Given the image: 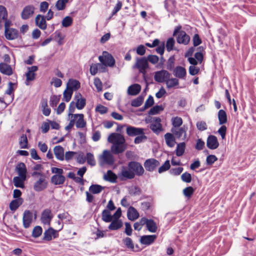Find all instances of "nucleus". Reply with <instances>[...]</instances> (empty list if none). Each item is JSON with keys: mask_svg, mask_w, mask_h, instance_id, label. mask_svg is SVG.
I'll use <instances>...</instances> for the list:
<instances>
[{"mask_svg": "<svg viewBox=\"0 0 256 256\" xmlns=\"http://www.w3.org/2000/svg\"><path fill=\"white\" fill-rule=\"evenodd\" d=\"M194 192V189L192 186H188L183 190V194L186 197L190 198Z\"/></svg>", "mask_w": 256, "mask_h": 256, "instance_id": "54", "label": "nucleus"}, {"mask_svg": "<svg viewBox=\"0 0 256 256\" xmlns=\"http://www.w3.org/2000/svg\"><path fill=\"white\" fill-rule=\"evenodd\" d=\"M146 228L148 231L152 232H155L157 230V226L156 222L152 220H149L147 224Z\"/></svg>", "mask_w": 256, "mask_h": 256, "instance_id": "42", "label": "nucleus"}, {"mask_svg": "<svg viewBox=\"0 0 256 256\" xmlns=\"http://www.w3.org/2000/svg\"><path fill=\"white\" fill-rule=\"evenodd\" d=\"M18 31L14 28H10L4 30L5 36L6 39L13 40L18 37Z\"/></svg>", "mask_w": 256, "mask_h": 256, "instance_id": "20", "label": "nucleus"}, {"mask_svg": "<svg viewBox=\"0 0 256 256\" xmlns=\"http://www.w3.org/2000/svg\"><path fill=\"white\" fill-rule=\"evenodd\" d=\"M16 170L18 172V176L26 178L27 170L24 163L20 162L16 166Z\"/></svg>", "mask_w": 256, "mask_h": 256, "instance_id": "23", "label": "nucleus"}, {"mask_svg": "<svg viewBox=\"0 0 256 256\" xmlns=\"http://www.w3.org/2000/svg\"><path fill=\"white\" fill-rule=\"evenodd\" d=\"M170 161L167 160L162 166L159 168L158 172L160 174H161L168 170L170 168Z\"/></svg>", "mask_w": 256, "mask_h": 256, "instance_id": "52", "label": "nucleus"}, {"mask_svg": "<svg viewBox=\"0 0 256 256\" xmlns=\"http://www.w3.org/2000/svg\"><path fill=\"white\" fill-rule=\"evenodd\" d=\"M134 68H136L139 72L145 74L146 70L148 68V63L146 58H136V62L133 66Z\"/></svg>", "mask_w": 256, "mask_h": 256, "instance_id": "4", "label": "nucleus"}, {"mask_svg": "<svg viewBox=\"0 0 256 256\" xmlns=\"http://www.w3.org/2000/svg\"><path fill=\"white\" fill-rule=\"evenodd\" d=\"M52 217L51 210L49 209H46L42 214L41 220L43 224H50Z\"/></svg>", "mask_w": 256, "mask_h": 256, "instance_id": "19", "label": "nucleus"}, {"mask_svg": "<svg viewBox=\"0 0 256 256\" xmlns=\"http://www.w3.org/2000/svg\"><path fill=\"white\" fill-rule=\"evenodd\" d=\"M219 124L222 125L227 122V115L223 110H220L218 114Z\"/></svg>", "mask_w": 256, "mask_h": 256, "instance_id": "33", "label": "nucleus"}, {"mask_svg": "<svg viewBox=\"0 0 256 256\" xmlns=\"http://www.w3.org/2000/svg\"><path fill=\"white\" fill-rule=\"evenodd\" d=\"M0 72L6 75L10 76L12 74V70L10 66L4 64H0Z\"/></svg>", "mask_w": 256, "mask_h": 256, "instance_id": "28", "label": "nucleus"}, {"mask_svg": "<svg viewBox=\"0 0 256 256\" xmlns=\"http://www.w3.org/2000/svg\"><path fill=\"white\" fill-rule=\"evenodd\" d=\"M38 67L34 66L28 68V72L26 74V81L25 84L26 85H29V82L34 80L36 76L34 72L38 70Z\"/></svg>", "mask_w": 256, "mask_h": 256, "instance_id": "12", "label": "nucleus"}, {"mask_svg": "<svg viewBox=\"0 0 256 256\" xmlns=\"http://www.w3.org/2000/svg\"><path fill=\"white\" fill-rule=\"evenodd\" d=\"M20 145L21 148H28V138L26 134H22L20 139Z\"/></svg>", "mask_w": 256, "mask_h": 256, "instance_id": "44", "label": "nucleus"}, {"mask_svg": "<svg viewBox=\"0 0 256 256\" xmlns=\"http://www.w3.org/2000/svg\"><path fill=\"white\" fill-rule=\"evenodd\" d=\"M181 179L184 182L190 183L192 182V176L190 174L185 172L181 175Z\"/></svg>", "mask_w": 256, "mask_h": 256, "instance_id": "50", "label": "nucleus"}, {"mask_svg": "<svg viewBox=\"0 0 256 256\" xmlns=\"http://www.w3.org/2000/svg\"><path fill=\"white\" fill-rule=\"evenodd\" d=\"M72 23V19L69 16H66L62 22V26L66 28L70 26Z\"/></svg>", "mask_w": 256, "mask_h": 256, "instance_id": "48", "label": "nucleus"}, {"mask_svg": "<svg viewBox=\"0 0 256 256\" xmlns=\"http://www.w3.org/2000/svg\"><path fill=\"white\" fill-rule=\"evenodd\" d=\"M206 146L210 150H216L219 146L217 138L214 135L209 136L206 140Z\"/></svg>", "mask_w": 256, "mask_h": 256, "instance_id": "13", "label": "nucleus"}, {"mask_svg": "<svg viewBox=\"0 0 256 256\" xmlns=\"http://www.w3.org/2000/svg\"><path fill=\"white\" fill-rule=\"evenodd\" d=\"M65 177L62 174L54 175L51 178V181L55 185L62 184L65 182Z\"/></svg>", "mask_w": 256, "mask_h": 256, "instance_id": "29", "label": "nucleus"}, {"mask_svg": "<svg viewBox=\"0 0 256 256\" xmlns=\"http://www.w3.org/2000/svg\"><path fill=\"white\" fill-rule=\"evenodd\" d=\"M217 160L218 158L216 156L212 154L209 155L206 157V164L208 165H212Z\"/></svg>", "mask_w": 256, "mask_h": 256, "instance_id": "62", "label": "nucleus"}, {"mask_svg": "<svg viewBox=\"0 0 256 256\" xmlns=\"http://www.w3.org/2000/svg\"><path fill=\"white\" fill-rule=\"evenodd\" d=\"M104 178L106 181L114 182H116L117 176L112 170H108L104 175Z\"/></svg>", "mask_w": 256, "mask_h": 256, "instance_id": "36", "label": "nucleus"}, {"mask_svg": "<svg viewBox=\"0 0 256 256\" xmlns=\"http://www.w3.org/2000/svg\"><path fill=\"white\" fill-rule=\"evenodd\" d=\"M164 138L166 144L168 146L172 148L174 146L176 142L173 134L166 133L164 135Z\"/></svg>", "mask_w": 256, "mask_h": 256, "instance_id": "35", "label": "nucleus"}, {"mask_svg": "<svg viewBox=\"0 0 256 256\" xmlns=\"http://www.w3.org/2000/svg\"><path fill=\"white\" fill-rule=\"evenodd\" d=\"M121 176L127 179H132L134 177V172L128 167H122L120 172Z\"/></svg>", "mask_w": 256, "mask_h": 256, "instance_id": "27", "label": "nucleus"}, {"mask_svg": "<svg viewBox=\"0 0 256 256\" xmlns=\"http://www.w3.org/2000/svg\"><path fill=\"white\" fill-rule=\"evenodd\" d=\"M57 231L52 228H50L46 230L44 234L43 240L50 241L52 240V238H56Z\"/></svg>", "mask_w": 256, "mask_h": 256, "instance_id": "22", "label": "nucleus"}, {"mask_svg": "<svg viewBox=\"0 0 256 256\" xmlns=\"http://www.w3.org/2000/svg\"><path fill=\"white\" fill-rule=\"evenodd\" d=\"M98 60L100 62L110 67L114 66L115 64V60L112 56L106 52H104L102 55L99 56Z\"/></svg>", "mask_w": 256, "mask_h": 256, "instance_id": "5", "label": "nucleus"}, {"mask_svg": "<svg viewBox=\"0 0 256 256\" xmlns=\"http://www.w3.org/2000/svg\"><path fill=\"white\" fill-rule=\"evenodd\" d=\"M184 168L182 167H178L176 168H172L170 170V173L173 176H178L183 171Z\"/></svg>", "mask_w": 256, "mask_h": 256, "instance_id": "57", "label": "nucleus"}, {"mask_svg": "<svg viewBox=\"0 0 256 256\" xmlns=\"http://www.w3.org/2000/svg\"><path fill=\"white\" fill-rule=\"evenodd\" d=\"M175 44V40L172 38H169L166 43V48L168 52L173 50V47Z\"/></svg>", "mask_w": 256, "mask_h": 256, "instance_id": "51", "label": "nucleus"}, {"mask_svg": "<svg viewBox=\"0 0 256 256\" xmlns=\"http://www.w3.org/2000/svg\"><path fill=\"white\" fill-rule=\"evenodd\" d=\"M86 160H87V162L92 166H94L96 164V161L94 158V155L88 152L86 154Z\"/></svg>", "mask_w": 256, "mask_h": 256, "instance_id": "59", "label": "nucleus"}, {"mask_svg": "<svg viewBox=\"0 0 256 256\" xmlns=\"http://www.w3.org/2000/svg\"><path fill=\"white\" fill-rule=\"evenodd\" d=\"M103 66L101 64H92L91 65L90 68V72L92 75H95L98 70V66Z\"/></svg>", "mask_w": 256, "mask_h": 256, "instance_id": "58", "label": "nucleus"}, {"mask_svg": "<svg viewBox=\"0 0 256 256\" xmlns=\"http://www.w3.org/2000/svg\"><path fill=\"white\" fill-rule=\"evenodd\" d=\"M66 87L72 91L76 90L80 88V82L76 80H69Z\"/></svg>", "mask_w": 256, "mask_h": 256, "instance_id": "32", "label": "nucleus"}, {"mask_svg": "<svg viewBox=\"0 0 256 256\" xmlns=\"http://www.w3.org/2000/svg\"><path fill=\"white\" fill-rule=\"evenodd\" d=\"M48 186V182L44 176L39 178L34 184V189L36 192H40L46 189Z\"/></svg>", "mask_w": 256, "mask_h": 256, "instance_id": "9", "label": "nucleus"}, {"mask_svg": "<svg viewBox=\"0 0 256 256\" xmlns=\"http://www.w3.org/2000/svg\"><path fill=\"white\" fill-rule=\"evenodd\" d=\"M181 26H176L173 35L176 36V41L178 44L187 45L190 42V36L184 31L180 30Z\"/></svg>", "mask_w": 256, "mask_h": 256, "instance_id": "2", "label": "nucleus"}, {"mask_svg": "<svg viewBox=\"0 0 256 256\" xmlns=\"http://www.w3.org/2000/svg\"><path fill=\"white\" fill-rule=\"evenodd\" d=\"M72 93L73 91L66 87L63 93L64 98L66 102H68L70 100Z\"/></svg>", "mask_w": 256, "mask_h": 256, "instance_id": "45", "label": "nucleus"}, {"mask_svg": "<svg viewBox=\"0 0 256 256\" xmlns=\"http://www.w3.org/2000/svg\"><path fill=\"white\" fill-rule=\"evenodd\" d=\"M42 230L40 226H36L32 230V236L34 238H38L42 234Z\"/></svg>", "mask_w": 256, "mask_h": 256, "instance_id": "49", "label": "nucleus"}, {"mask_svg": "<svg viewBox=\"0 0 256 256\" xmlns=\"http://www.w3.org/2000/svg\"><path fill=\"white\" fill-rule=\"evenodd\" d=\"M141 90V86L140 84H136L130 86L128 88V94L131 96L138 94Z\"/></svg>", "mask_w": 256, "mask_h": 256, "instance_id": "25", "label": "nucleus"}, {"mask_svg": "<svg viewBox=\"0 0 256 256\" xmlns=\"http://www.w3.org/2000/svg\"><path fill=\"white\" fill-rule=\"evenodd\" d=\"M151 130L154 132L158 133L162 130L161 124H156L152 122L150 126Z\"/></svg>", "mask_w": 256, "mask_h": 256, "instance_id": "53", "label": "nucleus"}, {"mask_svg": "<svg viewBox=\"0 0 256 256\" xmlns=\"http://www.w3.org/2000/svg\"><path fill=\"white\" fill-rule=\"evenodd\" d=\"M166 87L168 88H174L179 84L178 80L176 78H171L167 79L166 82Z\"/></svg>", "mask_w": 256, "mask_h": 256, "instance_id": "39", "label": "nucleus"}, {"mask_svg": "<svg viewBox=\"0 0 256 256\" xmlns=\"http://www.w3.org/2000/svg\"><path fill=\"white\" fill-rule=\"evenodd\" d=\"M156 238V235L144 236L141 237L140 241L142 244L149 245L154 242Z\"/></svg>", "mask_w": 256, "mask_h": 256, "instance_id": "30", "label": "nucleus"}, {"mask_svg": "<svg viewBox=\"0 0 256 256\" xmlns=\"http://www.w3.org/2000/svg\"><path fill=\"white\" fill-rule=\"evenodd\" d=\"M34 7L32 5L25 6L21 13V16L23 20H27L30 18L34 13Z\"/></svg>", "mask_w": 256, "mask_h": 256, "instance_id": "14", "label": "nucleus"}, {"mask_svg": "<svg viewBox=\"0 0 256 256\" xmlns=\"http://www.w3.org/2000/svg\"><path fill=\"white\" fill-rule=\"evenodd\" d=\"M74 100L76 101L75 106L78 110H82L86 106V99L82 96L80 93L76 94L74 97Z\"/></svg>", "mask_w": 256, "mask_h": 256, "instance_id": "15", "label": "nucleus"}, {"mask_svg": "<svg viewBox=\"0 0 256 256\" xmlns=\"http://www.w3.org/2000/svg\"><path fill=\"white\" fill-rule=\"evenodd\" d=\"M104 188L98 184H92L89 188L90 192L92 194H98L102 192Z\"/></svg>", "mask_w": 256, "mask_h": 256, "instance_id": "38", "label": "nucleus"}, {"mask_svg": "<svg viewBox=\"0 0 256 256\" xmlns=\"http://www.w3.org/2000/svg\"><path fill=\"white\" fill-rule=\"evenodd\" d=\"M146 59L148 60V61L152 64H154L158 63L159 60V58L156 55H149Z\"/></svg>", "mask_w": 256, "mask_h": 256, "instance_id": "64", "label": "nucleus"}, {"mask_svg": "<svg viewBox=\"0 0 256 256\" xmlns=\"http://www.w3.org/2000/svg\"><path fill=\"white\" fill-rule=\"evenodd\" d=\"M128 218L132 221L136 220L139 216V214L137 210L134 207L130 206L128 210Z\"/></svg>", "mask_w": 256, "mask_h": 256, "instance_id": "24", "label": "nucleus"}, {"mask_svg": "<svg viewBox=\"0 0 256 256\" xmlns=\"http://www.w3.org/2000/svg\"><path fill=\"white\" fill-rule=\"evenodd\" d=\"M128 167L134 172V176H142L144 172L142 166L138 162H130L128 164Z\"/></svg>", "mask_w": 256, "mask_h": 256, "instance_id": "7", "label": "nucleus"}, {"mask_svg": "<svg viewBox=\"0 0 256 256\" xmlns=\"http://www.w3.org/2000/svg\"><path fill=\"white\" fill-rule=\"evenodd\" d=\"M108 141L112 144L111 152L114 154L123 152L126 148V144L124 136L118 133H112L108 138Z\"/></svg>", "mask_w": 256, "mask_h": 256, "instance_id": "1", "label": "nucleus"}, {"mask_svg": "<svg viewBox=\"0 0 256 256\" xmlns=\"http://www.w3.org/2000/svg\"><path fill=\"white\" fill-rule=\"evenodd\" d=\"M198 129L200 131H203L207 129V124L204 121L198 122L196 124Z\"/></svg>", "mask_w": 256, "mask_h": 256, "instance_id": "63", "label": "nucleus"}, {"mask_svg": "<svg viewBox=\"0 0 256 256\" xmlns=\"http://www.w3.org/2000/svg\"><path fill=\"white\" fill-rule=\"evenodd\" d=\"M172 128H178L182 124V120L180 117L176 116L172 118Z\"/></svg>", "mask_w": 256, "mask_h": 256, "instance_id": "41", "label": "nucleus"}, {"mask_svg": "<svg viewBox=\"0 0 256 256\" xmlns=\"http://www.w3.org/2000/svg\"><path fill=\"white\" fill-rule=\"evenodd\" d=\"M114 159L108 150H104L102 154L99 156V163L101 166L104 165L112 166L114 164Z\"/></svg>", "mask_w": 256, "mask_h": 256, "instance_id": "3", "label": "nucleus"}, {"mask_svg": "<svg viewBox=\"0 0 256 256\" xmlns=\"http://www.w3.org/2000/svg\"><path fill=\"white\" fill-rule=\"evenodd\" d=\"M26 177L15 176L13 178L14 186L16 188H24V182L26 180Z\"/></svg>", "mask_w": 256, "mask_h": 256, "instance_id": "31", "label": "nucleus"}, {"mask_svg": "<svg viewBox=\"0 0 256 256\" xmlns=\"http://www.w3.org/2000/svg\"><path fill=\"white\" fill-rule=\"evenodd\" d=\"M54 154L59 160H64V148L60 146H56L54 148Z\"/></svg>", "mask_w": 256, "mask_h": 256, "instance_id": "21", "label": "nucleus"}, {"mask_svg": "<svg viewBox=\"0 0 256 256\" xmlns=\"http://www.w3.org/2000/svg\"><path fill=\"white\" fill-rule=\"evenodd\" d=\"M186 144L184 142H181L177 145L176 149V155L178 156H182L185 150Z\"/></svg>", "mask_w": 256, "mask_h": 256, "instance_id": "43", "label": "nucleus"}, {"mask_svg": "<svg viewBox=\"0 0 256 256\" xmlns=\"http://www.w3.org/2000/svg\"><path fill=\"white\" fill-rule=\"evenodd\" d=\"M32 214L28 210H25L23 214L22 222L24 228H27L30 227L32 222Z\"/></svg>", "mask_w": 256, "mask_h": 256, "instance_id": "17", "label": "nucleus"}, {"mask_svg": "<svg viewBox=\"0 0 256 256\" xmlns=\"http://www.w3.org/2000/svg\"><path fill=\"white\" fill-rule=\"evenodd\" d=\"M102 220L106 222H110L112 220V216L110 212L108 210H104L102 212Z\"/></svg>", "mask_w": 256, "mask_h": 256, "instance_id": "40", "label": "nucleus"}, {"mask_svg": "<svg viewBox=\"0 0 256 256\" xmlns=\"http://www.w3.org/2000/svg\"><path fill=\"white\" fill-rule=\"evenodd\" d=\"M163 108L160 106H156L152 107L149 111L148 114L150 115H154L158 114L160 111L162 110Z\"/></svg>", "mask_w": 256, "mask_h": 256, "instance_id": "55", "label": "nucleus"}, {"mask_svg": "<svg viewBox=\"0 0 256 256\" xmlns=\"http://www.w3.org/2000/svg\"><path fill=\"white\" fill-rule=\"evenodd\" d=\"M23 202L22 198L12 200L10 204V208L12 211H15Z\"/></svg>", "mask_w": 256, "mask_h": 256, "instance_id": "34", "label": "nucleus"}, {"mask_svg": "<svg viewBox=\"0 0 256 256\" xmlns=\"http://www.w3.org/2000/svg\"><path fill=\"white\" fill-rule=\"evenodd\" d=\"M173 74L176 78L184 80L186 75V71L184 68L177 66L174 69Z\"/></svg>", "mask_w": 256, "mask_h": 256, "instance_id": "18", "label": "nucleus"}, {"mask_svg": "<svg viewBox=\"0 0 256 256\" xmlns=\"http://www.w3.org/2000/svg\"><path fill=\"white\" fill-rule=\"evenodd\" d=\"M143 98L142 97H138L132 101L131 104L134 107H138L142 104Z\"/></svg>", "mask_w": 256, "mask_h": 256, "instance_id": "60", "label": "nucleus"}, {"mask_svg": "<svg viewBox=\"0 0 256 256\" xmlns=\"http://www.w3.org/2000/svg\"><path fill=\"white\" fill-rule=\"evenodd\" d=\"M160 162L154 158L146 160L144 162V166L146 170L152 172L160 165Z\"/></svg>", "mask_w": 256, "mask_h": 256, "instance_id": "11", "label": "nucleus"}, {"mask_svg": "<svg viewBox=\"0 0 256 256\" xmlns=\"http://www.w3.org/2000/svg\"><path fill=\"white\" fill-rule=\"evenodd\" d=\"M70 119H72L76 124L77 128H84L86 126V122L84 120V115L82 114H74L72 116V118Z\"/></svg>", "mask_w": 256, "mask_h": 256, "instance_id": "6", "label": "nucleus"}, {"mask_svg": "<svg viewBox=\"0 0 256 256\" xmlns=\"http://www.w3.org/2000/svg\"><path fill=\"white\" fill-rule=\"evenodd\" d=\"M175 58L174 56H170L167 62V68L172 70L174 66Z\"/></svg>", "mask_w": 256, "mask_h": 256, "instance_id": "61", "label": "nucleus"}, {"mask_svg": "<svg viewBox=\"0 0 256 256\" xmlns=\"http://www.w3.org/2000/svg\"><path fill=\"white\" fill-rule=\"evenodd\" d=\"M187 127L185 126L178 128H172L171 132L177 138H182V140L186 138Z\"/></svg>", "mask_w": 256, "mask_h": 256, "instance_id": "10", "label": "nucleus"}, {"mask_svg": "<svg viewBox=\"0 0 256 256\" xmlns=\"http://www.w3.org/2000/svg\"><path fill=\"white\" fill-rule=\"evenodd\" d=\"M144 129L140 128H136L132 126H127L126 132L130 136H138L142 134Z\"/></svg>", "mask_w": 256, "mask_h": 256, "instance_id": "16", "label": "nucleus"}, {"mask_svg": "<svg viewBox=\"0 0 256 256\" xmlns=\"http://www.w3.org/2000/svg\"><path fill=\"white\" fill-rule=\"evenodd\" d=\"M35 21L36 25L40 28L45 30L46 28V21L44 16L38 14L36 16Z\"/></svg>", "mask_w": 256, "mask_h": 256, "instance_id": "26", "label": "nucleus"}, {"mask_svg": "<svg viewBox=\"0 0 256 256\" xmlns=\"http://www.w3.org/2000/svg\"><path fill=\"white\" fill-rule=\"evenodd\" d=\"M122 241L128 248L131 250H133L134 248V244L130 238L127 237L124 239Z\"/></svg>", "mask_w": 256, "mask_h": 256, "instance_id": "56", "label": "nucleus"}, {"mask_svg": "<svg viewBox=\"0 0 256 256\" xmlns=\"http://www.w3.org/2000/svg\"><path fill=\"white\" fill-rule=\"evenodd\" d=\"M147 139V137L144 134V131L142 132V134H140L136 136L134 140V142L136 144H138L141 142H142L146 140Z\"/></svg>", "mask_w": 256, "mask_h": 256, "instance_id": "47", "label": "nucleus"}, {"mask_svg": "<svg viewBox=\"0 0 256 256\" xmlns=\"http://www.w3.org/2000/svg\"><path fill=\"white\" fill-rule=\"evenodd\" d=\"M68 0H58L56 4V6L58 10H62L65 8L66 4Z\"/></svg>", "mask_w": 256, "mask_h": 256, "instance_id": "46", "label": "nucleus"}, {"mask_svg": "<svg viewBox=\"0 0 256 256\" xmlns=\"http://www.w3.org/2000/svg\"><path fill=\"white\" fill-rule=\"evenodd\" d=\"M170 74L166 70H161L156 72L154 74V80L158 82H166L169 78Z\"/></svg>", "mask_w": 256, "mask_h": 256, "instance_id": "8", "label": "nucleus"}, {"mask_svg": "<svg viewBox=\"0 0 256 256\" xmlns=\"http://www.w3.org/2000/svg\"><path fill=\"white\" fill-rule=\"evenodd\" d=\"M122 226V222L120 220H114L108 226V228L110 230H116Z\"/></svg>", "mask_w": 256, "mask_h": 256, "instance_id": "37", "label": "nucleus"}]
</instances>
